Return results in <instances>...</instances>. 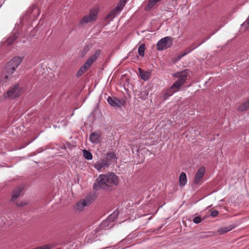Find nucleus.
<instances>
[{
	"label": "nucleus",
	"instance_id": "24",
	"mask_svg": "<svg viewBox=\"0 0 249 249\" xmlns=\"http://www.w3.org/2000/svg\"><path fill=\"white\" fill-rule=\"evenodd\" d=\"M175 92H176V90L172 88L171 87L168 88L164 94V99H167L168 97L172 95Z\"/></svg>",
	"mask_w": 249,
	"mask_h": 249
},
{
	"label": "nucleus",
	"instance_id": "35",
	"mask_svg": "<svg viewBox=\"0 0 249 249\" xmlns=\"http://www.w3.org/2000/svg\"><path fill=\"white\" fill-rule=\"evenodd\" d=\"M208 236L205 233V232H201L198 234V238H204Z\"/></svg>",
	"mask_w": 249,
	"mask_h": 249
},
{
	"label": "nucleus",
	"instance_id": "9",
	"mask_svg": "<svg viewBox=\"0 0 249 249\" xmlns=\"http://www.w3.org/2000/svg\"><path fill=\"white\" fill-rule=\"evenodd\" d=\"M108 103L114 107H121L126 104V101L124 99H118L115 97L108 96L107 99Z\"/></svg>",
	"mask_w": 249,
	"mask_h": 249
},
{
	"label": "nucleus",
	"instance_id": "27",
	"mask_svg": "<svg viewBox=\"0 0 249 249\" xmlns=\"http://www.w3.org/2000/svg\"><path fill=\"white\" fill-rule=\"evenodd\" d=\"M83 155L84 157L88 160H90L92 159V155L89 151L87 150H83Z\"/></svg>",
	"mask_w": 249,
	"mask_h": 249
},
{
	"label": "nucleus",
	"instance_id": "23",
	"mask_svg": "<svg viewBox=\"0 0 249 249\" xmlns=\"http://www.w3.org/2000/svg\"><path fill=\"white\" fill-rule=\"evenodd\" d=\"M161 0H149L148 2L145 9L148 10L152 8L158 2H160Z\"/></svg>",
	"mask_w": 249,
	"mask_h": 249
},
{
	"label": "nucleus",
	"instance_id": "20",
	"mask_svg": "<svg viewBox=\"0 0 249 249\" xmlns=\"http://www.w3.org/2000/svg\"><path fill=\"white\" fill-rule=\"evenodd\" d=\"M23 188L21 187H18L13 191L12 198L11 199V201H13L16 200L20 196V193L22 191Z\"/></svg>",
	"mask_w": 249,
	"mask_h": 249
},
{
	"label": "nucleus",
	"instance_id": "25",
	"mask_svg": "<svg viewBox=\"0 0 249 249\" xmlns=\"http://www.w3.org/2000/svg\"><path fill=\"white\" fill-rule=\"evenodd\" d=\"M119 214L118 212H114L112 213H111L110 215L108 216V217L106 219L107 221H109L111 223H112L114 221L115 219L116 218V217L118 216Z\"/></svg>",
	"mask_w": 249,
	"mask_h": 249
},
{
	"label": "nucleus",
	"instance_id": "30",
	"mask_svg": "<svg viewBox=\"0 0 249 249\" xmlns=\"http://www.w3.org/2000/svg\"><path fill=\"white\" fill-rule=\"evenodd\" d=\"M88 70L85 68L83 66H82L79 70L77 71L76 73V76L79 77L81 76L83 73L86 72Z\"/></svg>",
	"mask_w": 249,
	"mask_h": 249
},
{
	"label": "nucleus",
	"instance_id": "38",
	"mask_svg": "<svg viewBox=\"0 0 249 249\" xmlns=\"http://www.w3.org/2000/svg\"><path fill=\"white\" fill-rule=\"evenodd\" d=\"M187 54V53L184 52V53H181V54H180L178 56V59H180L181 57L184 56L185 55H186Z\"/></svg>",
	"mask_w": 249,
	"mask_h": 249
},
{
	"label": "nucleus",
	"instance_id": "18",
	"mask_svg": "<svg viewBox=\"0 0 249 249\" xmlns=\"http://www.w3.org/2000/svg\"><path fill=\"white\" fill-rule=\"evenodd\" d=\"M101 137L100 132H94L89 135V139L92 143L97 144L100 142Z\"/></svg>",
	"mask_w": 249,
	"mask_h": 249
},
{
	"label": "nucleus",
	"instance_id": "28",
	"mask_svg": "<svg viewBox=\"0 0 249 249\" xmlns=\"http://www.w3.org/2000/svg\"><path fill=\"white\" fill-rule=\"evenodd\" d=\"M145 49V44H142L141 45L138 49L139 54L141 56H143L144 55V51Z\"/></svg>",
	"mask_w": 249,
	"mask_h": 249
},
{
	"label": "nucleus",
	"instance_id": "12",
	"mask_svg": "<svg viewBox=\"0 0 249 249\" xmlns=\"http://www.w3.org/2000/svg\"><path fill=\"white\" fill-rule=\"evenodd\" d=\"M97 13L95 12L90 11L89 14L84 16L80 21L79 26H82L86 23L90 22L95 20L96 19Z\"/></svg>",
	"mask_w": 249,
	"mask_h": 249
},
{
	"label": "nucleus",
	"instance_id": "16",
	"mask_svg": "<svg viewBox=\"0 0 249 249\" xmlns=\"http://www.w3.org/2000/svg\"><path fill=\"white\" fill-rule=\"evenodd\" d=\"M188 75V70H184L181 71L177 72L174 75V77L178 78L177 80L179 82L181 83L183 85L186 82L187 77Z\"/></svg>",
	"mask_w": 249,
	"mask_h": 249
},
{
	"label": "nucleus",
	"instance_id": "10",
	"mask_svg": "<svg viewBox=\"0 0 249 249\" xmlns=\"http://www.w3.org/2000/svg\"><path fill=\"white\" fill-rule=\"evenodd\" d=\"M127 0H120L117 6L114 8L107 15V18L113 19L119 14L124 6Z\"/></svg>",
	"mask_w": 249,
	"mask_h": 249
},
{
	"label": "nucleus",
	"instance_id": "1",
	"mask_svg": "<svg viewBox=\"0 0 249 249\" xmlns=\"http://www.w3.org/2000/svg\"><path fill=\"white\" fill-rule=\"evenodd\" d=\"M118 177L113 172H108L100 175L93 184V188L95 191L102 189L110 191L112 188L118 185Z\"/></svg>",
	"mask_w": 249,
	"mask_h": 249
},
{
	"label": "nucleus",
	"instance_id": "40",
	"mask_svg": "<svg viewBox=\"0 0 249 249\" xmlns=\"http://www.w3.org/2000/svg\"><path fill=\"white\" fill-rule=\"evenodd\" d=\"M162 226H160L158 229V230H160L161 228H162Z\"/></svg>",
	"mask_w": 249,
	"mask_h": 249
},
{
	"label": "nucleus",
	"instance_id": "32",
	"mask_svg": "<svg viewBox=\"0 0 249 249\" xmlns=\"http://www.w3.org/2000/svg\"><path fill=\"white\" fill-rule=\"evenodd\" d=\"M203 220H204V218H202L200 216H196L193 219V221L195 223L198 224L200 223Z\"/></svg>",
	"mask_w": 249,
	"mask_h": 249
},
{
	"label": "nucleus",
	"instance_id": "7",
	"mask_svg": "<svg viewBox=\"0 0 249 249\" xmlns=\"http://www.w3.org/2000/svg\"><path fill=\"white\" fill-rule=\"evenodd\" d=\"M93 201L92 196H88L84 199H81L78 201L74 206V210L75 212H80L84 210V208L89 205Z\"/></svg>",
	"mask_w": 249,
	"mask_h": 249
},
{
	"label": "nucleus",
	"instance_id": "8",
	"mask_svg": "<svg viewBox=\"0 0 249 249\" xmlns=\"http://www.w3.org/2000/svg\"><path fill=\"white\" fill-rule=\"evenodd\" d=\"M19 36V33L17 31L12 32L11 34L0 43V46H9L16 41Z\"/></svg>",
	"mask_w": 249,
	"mask_h": 249
},
{
	"label": "nucleus",
	"instance_id": "13",
	"mask_svg": "<svg viewBox=\"0 0 249 249\" xmlns=\"http://www.w3.org/2000/svg\"><path fill=\"white\" fill-rule=\"evenodd\" d=\"M205 172V168L203 167H200L197 171L194 179V184L195 185L200 186L202 182L201 180L204 176Z\"/></svg>",
	"mask_w": 249,
	"mask_h": 249
},
{
	"label": "nucleus",
	"instance_id": "31",
	"mask_svg": "<svg viewBox=\"0 0 249 249\" xmlns=\"http://www.w3.org/2000/svg\"><path fill=\"white\" fill-rule=\"evenodd\" d=\"M205 40H203L202 41H201V42L197 43H194L192 44L191 45H190V46H191V48H193L194 50H195L196 48L197 47L199 46L200 45H201L202 43H203L205 42Z\"/></svg>",
	"mask_w": 249,
	"mask_h": 249
},
{
	"label": "nucleus",
	"instance_id": "3",
	"mask_svg": "<svg viewBox=\"0 0 249 249\" xmlns=\"http://www.w3.org/2000/svg\"><path fill=\"white\" fill-rule=\"evenodd\" d=\"M21 61L22 58L21 57H15L6 64L3 70L5 79H8L9 77L11 76Z\"/></svg>",
	"mask_w": 249,
	"mask_h": 249
},
{
	"label": "nucleus",
	"instance_id": "6",
	"mask_svg": "<svg viewBox=\"0 0 249 249\" xmlns=\"http://www.w3.org/2000/svg\"><path fill=\"white\" fill-rule=\"evenodd\" d=\"M20 91V89L19 88L18 84H15L10 88L5 94L4 96L5 98L14 99L19 96Z\"/></svg>",
	"mask_w": 249,
	"mask_h": 249
},
{
	"label": "nucleus",
	"instance_id": "2",
	"mask_svg": "<svg viewBox=\"0 0 249 249\" xmlns=\"http://www.w3.org/2000/svg\"><path fill=\"white\" fill-rule=\"evenodd\" d=\"M117 158L113 152H109L105 155L100 160L94 165L95 168L98 170L105 169L108 167L113 162H116Z\"/></svg>",
	"mask_w": 249,
	"mask_h": 249
},
{
	"label": "nucleus",
	"instance_id": "34",
	"mask_svg": "<svg viewBox=\"0 0 249 249\" xmlns=\"http://www.w3.org/2000/svg\"><path fill=\"white\" fill-rule=\"evenodd\" d=\"M218 214V211L214 210L211 212V215L213 217H216Z\"/></svg>",
	"mask_w": 249,
	"mask_h": 249
},
{
	"label": "nucleus",
	"instance_id": "15",
	"mask_svg": "<svg viewBox=\"0 0 249 249\" xmlns=\"http://www.w3.org/2000/svg\"><path fill=\"white\" fill-rule=\"evenodd\" d=\"M101 51L99 50L96 51L94 54L90 56L83 65V67L88 70L89 68L93 64V63L97 59L99 56Z\"/></svg>",
	"mask_w": 249,
	"mask_h": 249
},
{
	"label": "nucleus",
	"instance_id": "36",
	"mask_svg": "<svg viewBox=\"0 0 249 249\" xmlns=\"http://www.w3.org/2000/svg\"><path fill=\"white\" fill-rule=\"evenodd\" d=\"M16 205L18 207H24V206H25L26 205H27V203L24 202H21L19 203L17 202L16 203Z\"/></svg>",
	"mask_w": 249,
	"mask_h": 249
},
{
	"label": "nucleus",
	"instance_id": "37",
	"mask_svg": "<svg viewBox=\"0 0 249 249\" xmlns=\"http://www.w3.org/2000/svg\"><path fill=\"white\" fill-rule=\"evenodd\" d=\"M193 50H194V48H191V46H189L187 48H186L184 52H185L187 53V54H188V53H190V52H191Z\"/></svg>",
	"mask_w": 249,
	"mask_h": 249
},
{
	"label": "nucleus",
	"instance_id": "17",
	"mask_svg": "<svg viewBox=\"0 0 249 249\" xmlns=\"http://www.w3.org/2000/svg\"><path fill=\"white\" fill-rule=\"evenodd\" d=\"M114 224L113 223H111L109 221H107V220H104L101 224L98 227L95 229L94 230V232L95 233L98 232L100 230H107L111 229L113 227Z\"/></svg>",
	"mask_w": 249,
	"mask_h": 249
},
{
	"label": "nucleus",
	"instance_id": "29",
	"mask_svg": "<svg viewBox=\"0 0 249 249\" xmlns=\"http://www.w3.org/2000/svg\"><path fill=\"white\" fill-rule=\"evenodd\" d=\"M231 230V229L228 227H224L220 228L217 231L220 234H223Z\"/></svg>",
	"mask_w": 249,
	"mask_h": 249
},
{
	"label": "nucleus",
	"instance_id": "14",
	"mask_svg": "<svg viewBox=\"0 0 249 249\" xmlns=\"http://www.w3.org/2000/svg\"><path fill=\"white\" fill-rule=\"evenodd\" d=\"M101 51L99 50L96 51L94 54L90 56L83 65V67L88 70L89 68L93 64V63L97 59L99 56Z\"/></svg>",
	"mask_w": 249,
	"mask_h": 249
},
{
	"label": "nucleus",
	"instance_id": "5",
	"mask_svg": "<svg viewBox=\"0 0 249 249\" xmlns=\"http://www.w3.org/2000/svg\"><path fill=\"white\" fill-rule=\"evenodd\" d=\"M173 45V38L170 36H166L160 40L157 44V49L162 51L170 48Z\"/></svg>",
	"mask_w": 249,
	"mask_h": 249
},
{
	"label": "nucleus",
	"instance_id": "26",
	"mask_svg": "<svg viewBox=\"0 0 249 249\" xmlns=\"http://www.w3.org/2000/svg\"><path fill=\"white\" fill-rule=\"evenodd\" d=\"M181 83H180L178 82V81L177 80L176 82L171 86L172 88L174 89L176 91H178L181 86L183 85L182 84H181Z\"/></svg>",
	"mask_w": 249,
	"mask_h": 249
},
{
	"label": "nucleus",
	"instance_id": "19",
	"mask_svg": "<svg viewBox=\"0 0 249 249\" xmlns=\"http://www.w3.org/2000/svg\"><path fill=\"white\" fill-rule=\"evenodd\" d=\"M249 108V99L241 104L237 108V111L243 112Z\"/></svg>",
	"mask_w": 249,
	"mask_h": 249
},
{
	"label": "nucleus",
	"instance_id": "39",
	"mask_svg": "<svg viewBox=\"0 0 249 249\" xmlns=\"http://www.w3.org/2000/svg\"><path fill=\"white\" fill-rule=\"evenodd\" d=\"M243 25H246L249 26V17L246 20V21L243 23Z\"/></svg>",
	"mask_w": 249,
	"mask_h": 249
},
{
	"label": "nucleus",
	"instance_id": "4",
	"mask_svg": "<svg viewBox=\"0 0 249 249\" xmlns=\"http://www.w3.org/2000/svg\"><path fill=\"white\" fill-rule=\"evenodd\" d=\"M40 14V10L36 6L32 5L27 10L23 16L22 20L23 21H32L35 20Z\"/></svg>",
	"mask_w": 249,
	"mask_h": 249
},
{
	"label": "nucleus",
	"instance_id": "21",
	"mask_svg": "<svg viewBox=\"0 0 249 249\" xmlns=\"http://www.w3.org/2000/svg\"><path fill=\"white\" fill-rule=\"evenodd\" d=\"M140 75L142 79L146 81L150 77V73L147 71H144L140 68L139 69Z\"/></svg>",
	"mask_w": 249,
	"mask_h": 249
},
{
	"label": "nucleus",
	"instance_id": "22",
	"mask_svg": "<svg viewBox=\"0 0 249 249\" xmlns=\"http://www.w3.org/2000/svg\"><path fill=\"white\" fill-rule=\"evenodd\" d=\"M187 177L184 172H181L179 176V185L184 186L187 183Z\"/></svg>",
	"mask_w": 249,
	"mask_h": 249
},
{
	"label": "nucleus",
	"instance_id": "11",
	"mask_svg": "<svg viewBox=\"0 0 249 249\" xmlns=\"http://www.w3.org/2000/svg\"><path fill=\"white\" fill-rule=\"evenodd\" d=\"M127 0H120L117 6L114 8L107 15V18L113 19L119 14L124 6Z\"/></svg>",
	"mask_w": 249,
	"mask_h": 249
},
{
	"label": "nucleus",
	"instance_id": "33",
	"mask_svg": "<svg viewBox=\"0 0 249 249\" xmlns=\"http://www.w3.org/2000/svg\"><path fill=\"white\" fill-rule=\"evenodd\" d=\"M89 48L88 46H85L81 52V54L82 56H84L86 54V53L89 52Z\"/></svg>",
	"mask_w": 249,
	"mask_h": 249
}]
</instances>
